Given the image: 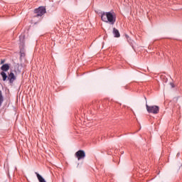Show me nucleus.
Segmentation results:
<instances>
[{
    "mask_svg": "<svg viewBox=\"0 0 182 182\" xmlns=\"http://www.w3.org/2000/svg\"><path fill=\"white\" fill-rule=\"evenodd\" d=\"M7 79L9 80V85L12 86V85H14V82L16 80V76H15V74H14V73H10L9 74V76L7 77Z\"/></svg>",
    "mask_w": 182,
    "mask_h": 182,
    "instance_id": "5",
    "label": "nucleus"
},
{
    "mask_svg": "<svg viewBox=\"0 0 182 182\" xmlns=\"http://www.w3.org/2000/svg\"><path fill=\"white\" fill-rule=\"evenodd\" d=\"M35 18H39V16H43L46 14V8L45 6H40L34 10Z\"/></svg>",
    "mask_w": 182,
    "mask_h": 182,
    "instance_id": "3",
    "label": "nucleus"
},
{
    "mask_svg": "<svg viewBox=\"0 0 182 182\" xmlns=\"http://www.w3.org/2000/svg\"><path fill=\"white\" fill-rule=\"evenodd\" d=\"M126 38H127V39H129V36L126 35Z\"/></svg>",
    "mask_w": 182,
    "mask_h": 182,
    "instance_id": "14",
    "label": "nucleus"
},
{
    "mask_svg": "<svg viewBox=\"0 0 182 182\" xmlns=\"http://www.w3.org/2000/svg\"><path fill=\"white\" fill-rule=\"evenodd\" d=\"M146 107L148 113H152V114H158L160 112V107L157 105H149L146 104Z\"/></svg>",
    "mask_w": 182,
    "mask_h": 182,
    "instance_id": "2",
    "label": "nucleus"
},
{
    "mask_svg": "<svg viewBox=\"0 0 182 182\" xmlns=\"http://www.w3.org/2000/svg\"><path fill=\"white\" fill-rule=\"evenodd\" d=\"M112 33L114 38H120V32H119V30H117L116 28H113Z\"/></svg>",
    "mask_w": 182,
    "mask_h": 182,
    "instance_id": "7",
    "label": "nucleus"
},
{
    "mask_svg": "<svg viewBox=\"0 0 182 182\" xmlns=\"http://www.w3.org/2000/svg\"><path fill=\"white\" fill-rule=\"evenodd\" d=\"M4 62H5V59L1 60V63H0L1 65H4Z\"/></svg>",
    "mask_w": 182,
    "mask_h": 182,
    "instance_id": "11",
    "label": "nucleus"
},
{
    "mask_svg": "<svg viewBox=\"0 0 182 182\" xmlns=\"http://www.w3.org/2000/svg\"><path fill=\"white\" fill-rule=\"evenodd\" d=\"M36 174L39 182H46V181H45V178H43V177H42L41 174L38 173V172H36Z\"/></svg>",
    "mask_w": 182,
    "mask_h": 182,
    "instance_id": "8",
    "label": "nucleus"
},
{
    "mask_svg": "<svg viewBox=\"0 0 182 182\" xmlns=\"http://www.w3.org/2000/svg\"><path fill=\"white\" fill-rule=\"evenodd\" d=\"M170 85H171V87H175L174 83L171 82Z\"/></svg>",
    "mask_w": 182,
    "mask_h": 182,
    "instance_id": "12",
    "label": "nucleus"
},
{
    "mask_svg": "<svg viewBox=\"0 0 182 182\" xmlns=\"http://www.w3.org/2000/svg\"><path fill=\"white\" fill-rule=\"evenodd\" d=\"M75 157L77 158V160H83L86 157V153L83 150H79L75 153Z\"/></svg>",
    "mask_w": 182,
    "mask_h": 182,
    "instance_id": "4",
    "label": "nucleus"
},
{
    "mask_svg": "<svg viewBox=\"0 0 182 182\" xmlns=\"http://www.w3.org/2000/svg\"><path fill=\"white\" fill-rule=\"evenodd\" d=\"M4 102V97L2 96V91L0 90V106Z\"/></svg>",
    "mask_w": 182,
    "mask_h": 182,
    "instance_id": "10",
    "label": "nucleus"
},
{
    "mask_svg": "<svg viewBox=\"0 0 182 182\" xmlns=\"http://www.w3.org/2000/svg\"><path fill=\"white\" fill-rule=\"evenodd\" d=\"M21 56H25V53H21Z\"/></svg>",
    "mask_w": 182,
    "mask_h": 182,
    "instance_id": "13",
    "label": "nucleus"
},
{
    "mask_svg": "<svg viewBox=\"0 0 182 182\" xmlns=\"http://www.w3.org/2000/svg\"><path fill=\"white\" fill-rule=\"evenodd\" d=\"M9 64L6 63L1 67V70H2V72H8V70H9Z\"/></svg>",
    "mask_w": 182,
    "mask_h": 182,
    "instance_id": "6",
    "label": "nucleus"
},
{
    "mask_svg": "<svg viewBox=\"0 0 182 182\" xmlns=\"http://www.w3.org/2000/svg\"><path fill=\"white\" fill-rule=\"evenodd\" d=\"M1 75L2 77V79L4 80V82H5V80H6V79H8V75H6V73L4 71H2L1 73Z\"/></svg>",
    "mask_w": 182,
    "mask_h": 182,
    "instance_id": "9",
    "label": "nucleus"
},
{
    "mask_svg": "<svg viewBox=\"0 0 182 182\" xmlns=\"http://www.w3.org/2000/svg\"><path fill=\"white\" fill-rule=\"evenodd\" d=\"M100 14L102 22H106L107 23L109 22L111 25H114L116 23V14H114V12H101Z\"/></svg>",
    "mask_w": 182,
    "mask_h": 182,
    "instance_id": "1",
    "label": "nucleus"
}]
</instances>
